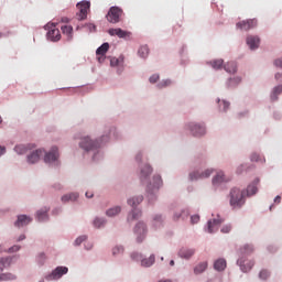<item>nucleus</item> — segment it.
Masks as SVG:
<instances>
[{
    "label": "nucleus",
    "mask_w": 282,
    "mask_h": 282,
    "mask_svg": "<svg viewBox=\"0 0 282 282\" xmlns=\"http://www.w3.org/2000/svg\"><path fill=\"white\" fill-rule=\"evenodd\" d=\"M105 142H109V137L104 135L100 138V141H91L89 137H84L79 143L80 149L84 151H95L105 144Z\"/></svg>",
    "instance_id": "1"
},
{
    "label": "nucleus",
    "mask_w": 282,
    "mask_h": 282,
    "mask_svg": "<svg viewBox=\"0 0 282 282\" xmlns=\"http://www.w3.org/2000/svg\"><path fill=\"white\" fill-rule=\"evenodd\" d=\"M230 206L231 208H241L243 204H246V199L243 198V192L239 188H232L230 192Z\"/></svg>",
    "instance_id": "2"
},
{
    "label": "nucleus",
    "mask_w": 282,
    "mask_h": 282,
    "mask_svg": "<svg viewBox=\"0 0 282 282\" xmlns=\"http://www.w3.org/2000/svg\"><path fill=\"white\" fill-rule=\"evenodd\" d=\"M122 14L124 12L119 7H111L106 15L107 21L109 23H120V19H122Z\"/></svg>",
    "instance_id": "3"
},
{
    "label": "nucleus",
    "mask_w": 282,
    "mask_h": 282,
    "mask_svg": "<svg viewBox=\"0 0 282 282\" xmlns=\"http://www.w3.org/2000/svg\"><path fill=\"white\" fill-rule=\"evenodd\" d=\"M89 8H91V3L89 1H82L77 3V9L79 10L77 17L79 21H85V19H87V12H89Z\"/></svg>",
    "instance_id": "4"
},
{
    "label": "nucleus",
    "mask_w": 282,
    "mask_h": 282,
    "mask_svg": "<svg viewBox=\"0 0 282 282\" xmlns=\"http://www.w3.org/2000/svg\"><path fill=\"white\" fill-rule=\"evenodd\" d=\"M134 235H137L138 243H142L147 237V225L144 223H138L134 227Z\"/></svg>",
    "instance_id": "5"
},
{
    "label": "nucleus",
    "mask_w": 282,
    "mask_h": 282,
    "mask_svg": "<svg viewBox=\"0 0 282 282\" xmlns=\"http://www.w3.org/2000/svg\"><path fill=\"white\" fill-rule=\"evenodd\" d=\"M69 272V269L66 267H57L51 274L46 275V281H54L56 279H61L63 274H67Z\"/></svg>",
    "instance_id": "6"
},
{
    "label": "nucleus",
    "mask_w": 282,
    "mask_h": 282,
    "mask_svg": "<svg viewBox=\"0 0 282 282\" xmlns=\"http://www.w3.org/2000/svg\"><path fill=\"white\" fill-rule=\"evenodd\" d=\"M238 30H243L245 32H248V30H252V28H257V19L251 20H243L236 24Z\"/></svg>",
    "instance_id": "7"
},
{
    "label": "nucleus",
    "mask_w": 282,
    "mask_h": 282,
    "mask_svg": "<svg viewBox=\"0 0 282 282\" xmlns=\"http://www.w3.org/2000/svg\"><path fill=\"white\" fill-rule=\"evenodd\" d=\"M107 52H109V43H104L96 51L98 63H105V58H107Z\"/></svg>",
    "instance_id": "8"
},
{
    "label": "nucleus",
    "mask_w": 282,
    "mask_h": 282,
    "mask_svg": "<svg viewBox=\"0 0 282 282\" xmlns=\"http://www.w3.org/2000/svg\"><path fill=\"white\" fill-rule=\"evenodd\" d=\"M213 174V170H205L204 172L195 171L189 174V180H206V177H210Z\"/></svg>",
    "instance_id": "9"
},
{
    "label": "nucleus",
    "mask_w": 282,
    "mask_h": 282,
    "mask_svg": "<svg viewBox=\"0 0 282 282\" xmlns=\"http://www.w3.org/2000/svg\"><path fill=\"white\" fill-rule=\"evenodd\" d=\"M238 265L240 267V270L242 272H250L252 268L254 267V261L252 260H243V258H240L237 261Z\"/></svg>",
    "instance_id": "10"
},
{
    "label": "nucleus",
    "mask_w": 282,
    "mask_h": 282,
    "mask_svg": "<svg viewBox=\"0 0 282 282\" xmlns=\"http://www.w3.org/2000/svg\"><path fill=\"white\" fill-rule=\"evenodd\" d=\"M58 160V148L53 147L48 153L44 156V162L51 164V162H56Z\"/></svg>",
    "instance_id": "11"
},
{
    "label": "nucleus",
    "mask_w": 282,
    "mask_h": 282,
    "mask_svg": "<svg viewBox=\"0 0 282 282\" xmlns=\"http://www.w3.org/2000/svg\"><path fill=\"white\" fill-rule=\"evenodd\" d=\"M108 34H110V36H118V39H127L128 36H131V32L122 29H109Z\"/></svg>",
    "instance_id": "12"
},
{
    "label": "nucleus",
    "mask_w": 282,
    "mask_h": 282,
    "mask_svg": "<svg viewBox=\"0 0 282 282\" xmlns=\"http://www.w3.org/2000/svg\"><path fill=\"white\" fill-rule=\"evenodd\" d=\"M45 153V150L40 149L34 151L28 156L29 164H36L41 160V156Z\"/></svg>",
    "instance_id": "13"
},
{
    "label": "nucleus",
    "mask_w": 282,
    "mask_h": 282,
    "mask_svg": "<svg viewBox=\"0 0 282 282\" xmlns=\"http://www.w3.org/2000/svg\"><path fill=\"white\" fill-rule=\"evenodd\" d=\"M32 223V219L28 215L18 216L17 221L14 223L15 228H23Z\"/></svg>",
    "instance_id": "14"
},
{
    "label": "nucleus",
    "mask_w": 282,
    "mask_h": 282,
    "mask_svg": "<svg viewBox=\"0 0 282 282\" xmlns=\"http://www.w3.org/2000/svg\"><path fill=\"white\" fill-rule=\"evenodd\" d=\"M189 129L193 135H196V137L204 135V133H206V128L202 124L191 123Z\"/></svg>",
    "instance_id": "15"
},
{
    "label": "nucleus",
    "mask_w": 282,
    "mask_h": 282,
    "mask_svg": "<svg viewBox=\"0 0 282 282\" xmlns=\"http://www.w3.org/2000/svg\"><path fill=\"white\" fill-rule=\"evenodd\" d=\"M47 39L53 42L61 41V31L56 26L51 28L47 32Z\"/></svg>",
    "instance_id": "16"
},
{
    "label": "nucleus",
    "mask_w": 282,
    "mask_h": 282,
    "mask_svg": "<svg viewBox=\"0 0 282 282\" xmlns=\"http://www.w3.org/2000/svg\"><path fill=\"white\" fill-rule=\"evenodd\" d=\"M259 43H261L259 36L249 35L247 37V45H249L250 50H257L259 47Z\"/></svg>",
    "instance_id": "17"
},
{
    "label": "nucleus",
    "mask_w": 282,
    "mask_h": 282,
    "mask_svg": "<svg viewBox=\"0 0 282 282\" xmlns=\"http://www.w3.org/2000/svg\"><path fill=\"white\" fill-rule=\"evenodd\" d=\"M221 225V219H214V220H209L207 223L208 226V232L213 234V232H217V230H219V226Z\"/></svg>",
    "instance_id": "18"
},
{
    "label": "nucleus",
    "mask_w": 282,
    "mask_h": 282,
    "mask_svg": "<svg viewBox=\"0 0 282 282\" xmlns=\"http://www.w3.org/2000/svg\"><path fill=\"white\" fill-rule=\"evenodd\" d=\"M61 30L67 37V41H72V39H74V28L72 25H62Z\"/></svg>",
    "instance_id": "19"
},
{
    "label": "nucleus",
    "mask_w": 282,
    "mask_h": 282,
    "mask_svg": "<svg viewBox=\"0 0 282 282\" xmlns=\"http://www.w3.org/2000/svg\"><path fill=\"white\" fill-rule=\"evenodd\" d=\"M226 259L224 258H220L214 262V269L218 272H224V270H226Z\"/></svg>",
    "instance_id": "20"
},
{
    "label": "nucleus",
    "mask_w": 282,
    "mask_h": 282,
    "mask_svg": "<svg viewBox=\"0 0 282 282\" xmlns=\"http://www.w3.org/2000/svg\"><path fill=\"white\" fill-rule=\"evenodd\" d=\"M261 181L259 178H256L250 185H248L247 187V195H257V185L260 183Z\"/></svg>",
    "instance_id": "21"
},
{
    "label": "nucleus",
    "mask_w": 282,
    "mask_h": 282,
    "mask_svg": "<svg viewBox=\"0 0 282 282\" xmlns=\"http://www.w3.org/2000/svg\"><path fill=\"white\" fill-rule=\"evenodd\" d=\"M180 219H188V210L183 209V210H181V212H176V213L173 215V220H174V221H180Z\"/></svg>",
    "instance_id": "22"
},
{
    "label": "nucleus",
    "mask_w": 282,
    "mask_h": 282,
    "mask_svg": "<svg viewBox=\"0 0 282 282\" xmlns=\"http://www.w3.org/2000/svg\"><path fill=\"white\" fill-rule=\"evenodd\" d=\"M78 199V193H70L62 196L63 204H67V202H76Z\"/></svg>",
    "instance_id": "23"
},
{
    "label": "nucleus",
    "mask_w": 282,
    "mask_h": 282,
    "mask_svg": "<svg viewBox=\"0 0 282 282\" xmlns=\"http://www.w3.org/2000/svg\"><path fill=\"white\" fill-rule=\"evenodd\" d=\"M180 257H182V259H191V257H193V254H195V250L193 249H181L178 252Z\"/></svg>",
    "instance_id": "24"
},
{
    "label": "nucleus",
    "mask_w": 282,
    "mask_h": 282,
    "mask_svg": "<svg viewBox=\"0 0 282 282\" xmlns=\"http://www.w3.org/2000/svg\"><path fill=\"white\" fill-rule=\"evenodd\" d=\"M142 217V212L140 209H133L129 215H128V221H133L135 219H140Z\"/></svg>",
    "instance_id": "25"
},
{
    "label": "nucleus",
    "mask_w": 282,
    "mask_h": 282,
    "mask_svg": "<svg viewBox=\"0 0 282 282\" xmlns=\"http://www.w3.org/2000/svg\"><path fill=\"white\" fill-rule=\"evenodd\" d=\"M207 268H208V262H200L194 268V273L202 274V272H206Z\"/></svg>",
    "instance_id": "26"
},
{
    "label": "nucleus",
    "mask_w": 282,
    "mask_h": 282,
    "mask_svg": "<svg viewBox=\"0 0 282 282\" xmlns=\"http://www.w3.org/2000/svg\"><path fill=\"white\" fill-rule=\"evenodd\" d=\"M143 199H144V197L137 196V197H133V198H129L128 204H129V206H132V208H135V206L142 204Z\"/></svg>",
    "instance_id": "27"
},
{
    "label": "nucleus",
    "mask_w": 282,
    "mask_h": 282,
    "mask_svg": "<svg viewBox=\"0 0 282 282\" xmlns=\"http://www.w3.org/2000/svg\"><path fill=\"white\" fill-rule=\"evenodd\" d=\"M153 170L151 169V165H144L143 169H141V181L144 182L145 177H149Z\"/></svg>",
    "instance_id": "28"
},
{
    "label": "nucleus",
    "mask_w": 282,
    "mask_h": 282,
    "mask_svg": "<svg viewBox=\"0 0 282 282\" xmlns=\"http://www.w3.org/2000/svg\"><path fill=\"white\" fill-rule=\"evenodd\" d=\"M224 69L228 72V74H235L237 72V64L235 62H228L225 64Z\"/></svg>",
    "instance_id": "29"
},
{
    "label": "nucleus",
    "mask_w": 282,
    "mask_h": 282,
    "mask_svg": "<svg viewBox=\"0 0 282 282\" xmlns=\"http://www.w3.org/2000/svg\"><path fill=\"white\" fill-rule=\"evenodd\" d=\"M122 208L120 206L112 207L106 212L108 217H116V215H120Z\"/></svg>",
    "instance_id": "30"
},
{
    "label": "nucleus",
    "mask_w": 282,
    "mask_h": 282,
    "mask_svg": "<svg viewBox=\"0 0 282 282\" xmlns=\"http://www.w3.org/2000/svg\"><path fill=\"white\" fill-rule=\"evenodd\" d=\"M50 209L44 208L42 210L37 212V221H47L48 217H47V212Z\"/></svg>",
    "instance_id": "31"
},
{
    "label": "nucleus",
    "mask_w": 282,
    "mask_h": 282,
    "mask_svg": "<svg viewBox=\"0 0 282 282\" xmlns=\"http://www.w3.org/2000/svg\"><path fill=\"white\" fill-rule=\"evenodd\" d=\"M221 182H226V176L224 175V172H218L217 175L213 178V184H221Z\"/></svg>",
    "instance_id": "32"
},
{
    "label": "nucleus",
    "mask_w": 282,
    "mask_h": 282,
    "mask_svg": "<svg viewBox=\"0 0 282 282\" xmlns=\"http://www.w3.org/2000/svg\"><path fill=\"white\" fill-rule=\"evenodd\" d=\"M153 263H155V256H150L149 259H143L141 261V265H143V268H151Z\"/></svg>",
    "instance_id": "33"
},
{
    "label": "nucleus",
    "mask_w": 282,
    "mask_h": 282,
    "mask_svg": "<svg viewBox=\"0 0 282 282\" xmlns=\"http://www.w3.org/2000/svg\"><path fill=\"white\" fill-rule=\"evenodd\" d=\"M282 93V85L276 86L275 88H273V91L271 94V100H279V95H281Z\"/></svg>",
    "instance_id": "34"
},
{
    "label": "nucleus",
    "mask_w": 282,
    "mask_h": 282,
    "mask_svg": "<svg viewBox=\"0 0 282 282\" xmlns=\"http://www.w3.org/2000/svg\"><path fill=\"white\" fill-rule=\"evenodd\" d=\"M209 65H212L213 69H221L224 67V59L212 61Z\"/></svg>",
    "instance_id": "35"
},
{
    "label": "nucleus",
    "mask_w": 282,
    "mask_h": 282,
    "mask_svg": "<svg viewBox=\"0 0 282 282\" xmlns=\"http://www.w3.org/2000/svg\"><path fill=\"white\" fill-rule=\"evenodd\" d=\"M162 186V176L160 175H154L153 176V185L152 188H160Z\"/></svg>",
    "instance_id": "36"
},
{
    "label": "nucleus",
    "mask_w": 282,
    "mask_h": 282,
    "mask_svg": "<svg viewBox=\"0 0 282 282\" xmlns=\"http://www.w3.org/2000/svg\"><path fill=\"white\" fill-rule=\"evenodd\" d=\"M17 279V275L12 273H2L0 274V281H14Z\"/></svg>",
    "instance_id": "37"
},
{
    "label": "nucleus",
    "mask_w": 282,
    "mask_h": 282,
    "mask_svg": "<svg viewBox=\"0 0 282 282\" xmlns=\"http://www.w3.org/2000/svg\"><path fill=\"white\" fill-rule=\"evenodd\" d=\"M139 56L141 58H147V56H149V46L143 45L139 48Z\"/></svg>",
    "instance_id": "38"
},
{
    "label": "nucleus",
    "mask_w": 282,
    "mask_h": 282,
    "mask_svg": "<svg viewBox=\"0 0 282 282\" xmlns=\"http://www.w3.org/2000/svg\"><path fill=\"white\" fill-rule=\"evenodd\" d=\"M14 151H15V153L18 155H23V154L28 153V147H25V145H17L14 148Z\"/></svg>",
    "instance_id": "39"
},
{
    "label": "nucleus",
    "mask_w": 282,
    "mask_h": 282,
    "mask_svg": "<svg viewBox=\"0 0 282 282\" xmlns=\"http://www.w3.org/2000/svg\"><path fill=\"white\" fill-rule=\"evenodd\" d=\"M123 61H124L123 58L112 57L110 59V65L111 67H118Z\"/></svg>",
    "instance_id": "40"
},
{
    "label": "nucleus",
    "mask_w": 282,
    "mask_h": 282,
    "mask_svg": "<svg viewBox=\"0 0 282 282\" xmlns=\"http://www.w3.org/2000/svg\"><path fill=\"white\" fill-rule=\"evenodd\" d=\"M254 250V248L251 245H246L242 249H241V253L242 254H250V252H252Z\"/></svg>",
    "instance_id": "41"
},
{
    "label": "nucleus",
    "mask_w": 282,
    "mask_h": 282,
    "mask_svg": "<svg viewBox=\"0 0 282 282\" xmlns=\"http://www.w3.org/2000/svg\"><path fill=\"white\" fill-rule=\"evenodd\" d=\"M105 224V219H102V218H96L95 220H94V226H95V228H101V226Z\"/></svg>",
    "instance_id": "42"
},
{
    "label": "nucleus",
    "mask_w": 282,
    "mask_h": 282,
    "mask_svg": "<svg viewBox=\"0 0 282 282\" xmlns=\"http://www.w3.org/2000/svg\"><path fill=\"white\" fill-rule=\"evenodd\" d=\"M171 85V79H165L158 84L159 89H163V87H169Z\"/></svg>",
    "instance_id": "43"
},
{
    "label": "nucleus",
    "mask_w": 282,
    "mask_h": 282,
    "mask_svg": "<svg viewBox=\"0 0 282 282\" xmlns=\"http://www.w3.org/2000/svg\"><path fill=\"white\" fill-rule=\"evenodd\" d=\"M122 252H124V248L122 247H115L112 249V254L116 256V254H122Z\"/></svg>",
    "instance_id": "44"
},
{
    "label": "nucleus",
    "mask_w": 282,
    "mask_h": 282,
    "mask_svg": "<svg viewBox=\"0 0 282 282\" xmlns=\"http://www.w3.org/2000/svg\"><path fill=\"white\" fill-rule=\"evenodd\" d=\"M268 276H270V272H268V270H262L260 271L259 278L262 279L263 281H265V279H268Z\"/></svg>",
    "instance_id": "45"
},
{
    "label": "nucleus",
    "mask_w": 282,
    "mask_h": 282,
    "mask_svg": "<svg viewBox=\"0 0 282 282\" xmlns=\"http://www.w3.org/2000/svg\"><path fill=\"white\" fill-rule=\"evenodd\" d=\"M83 241H87V236H80L75 240V246H80Z\"/></svg>",
    "instance_id": "46"
},
{
    "label": "nucleus",
    "mask_w": 282,
    "mask_h": 282,
    "mask_svg": "<svg viewBox=\"0 0 282 282\" xmlns=\"http://www.w3.org/2000/svg\"><path fill=\"white\" fill-rule=\"evenodd\" d=\"M251 162H261V155H259L258 153H252Z\"/></svg>",
    "instance_id": "47"
},
{
    "label": "nucleus",
    "mask_w": 282,
    "mask_h": 282,
    "mask_svg": "<svg viewBox=\"0 0 282 282\" xmlns=\"http://www.w3.org/2000/svg\"><path fill=\"white\" fill-rule=\"evenodd\" d=\"M158 80H160V75L154 74L150 77L149 82L153 84H155Z\"/></svg>",
    "instance_id": "48"
},
{
    "label": "nucleus",
    "mask_w": 282,
    "mask_h": 282,
    "mask_svg": "<svg viewBox=\"0 0 282 282\" xmlns=\"http://www.w3.org/2000/svg\"><path fill=\"white\" fill-rule=\"evenodd\" d=\"M223 106V111H228V108L230 107V102L223 100L220 104V107Z\"/></svg>",
    "instance_id": "49"
},
{
    "label": "nucleus",
    "mask_w": 282,
    "mask_h": 282,
    "mask_svg": "<svg viewBox=\"0 0 282 282\" xmlns=\"http://www.w3.org/2000/svg\"><path fill=\"white\" fill-rule=\"evenodd\" d=\"M230 230H232V227L230 225H226L221 228V232H224L225 235L230 232Z\"/></svg>",
    "instance_id": "50"
},
{
    "label": "nucleus",
    "mask_w": 282,
    "mask_h": 282,
    "mask_svg": "<svg viewBox=\"0 0 282 282\" xmlns=\"http://www.w3.org/2000/svg\"><path fill=\"white\" fill-rule=\"evenodd\" d=\"M192 224H198L199 223V215H194L191 217Z\"/></svg>",
    "instance_id": "51"
},
{
    "label": "nucleus",
    "mask_w": 282,
    "mask_h": 282,
    "mask_svg": "<svg viewBox=\"0 0 282 282\" xmlns=\"http://www.w3.org/2000/svg\"><path fill=\"white\" fill-rule=\"evenodd\" d=\"M20 250H21V247L14 245L13 247H11V248L9 249V252H19Z\"/></svg>",
    "instance_id": "52"
},
{
    "label": "nucleus",
    "mask_w": 282,
    "mask_h": 282,
    "mask_svg": "<svg viewBox=\"0 0 282 282\" xmlns=\"http://www.w3.org/2000/svg\"><path fill=\"white\" fill-rule=\"evenodd\" d=\"M1 263L4 265V268H6V263H10L11 261H12V259H10V258H2L1 260Z\"/></svg>",
    "instance_id": "53"
},
{
    "label": "nucleus",
    "mask_w": 282,
    "mask_h": 282,
    "mask_svg": "<svg viewBox=\"0 0 282 282\" xmlns=\"http://www.w3.org/2000/svg\"><path fill=\"white\" fill-rule=\"evenodd\" d=\"M229 83H230V85H232V84L237 85V84L241 83V78L237 77L235 79H230Z\"/></svg>",
    "instance_id": "54"
},
{
    "label": "nucleus",
    "mask_w": 282,
    "mask_h": 282,
    "mask_svg": "<svg viewBox=\"0 0 282 282\" xmlns=\"http://www.w3.org/2000/svg\"><path fill=\"white\" fill-rule=\"evenodd\" d=\"M274 65L275 67H282V58L275 59Z\"/></svg>",
    "instance_id": "55"
},
{
    "label": "nucleus",
    "mask_w": 282,
    "mask_h": 282,
    "mask_svg": "<svg viewBox=\"0 0 282 282\" xmlns=\"http://www.w3.org/2000/svg\"><path fill=\"white\" fill-rule=\"evenodd\" d=\"M86 197H87L88 199H91V197H94V193H91V192H86Z\"/></svg>",
    "instance_id": "56"
},
{
    "label": "nucleus",
    "mask_w": 282,
    "mask_h": 282,
    "mask_svg": "<svg viewBox=\"0 0 282 282\" xmlns=\"http://www.w3.org/2000/svg\"><path fill=\"white\" fill-rule=\"evenodd\" d=\"M3 153H6V147L0 145V155H3Z\"/></svg>",
    "instance_id": "57"
},
{
    "label": "nucleus",
    "mask_w": 282,
    "mask_h": 282,
    "mask_svg": "<svg viewBox=\"0 0 282 282\" xmlns=\"http://www.w3.org/2000/svg\"><path fill=\"white\" fill-rule=\"evenodd\" d=\"M274 202H275L276 204H281V196H276V197L274 198Z\"/></svg>",
    "instance_id": "58"
},
{
    "label": "nucleus",
    "mask_w": 282,
    "mask_h": 282,
    "mask_svg": "<svg viewBox=\"0 0 282 282\" xmlns=\"http://www.w3.org/2000/svg\"><path fill=\"white\" fill-rule=\"evenodd\" d=\"M25 239V235H20L18 241H23Z\"/></svg>",
    "instance_id": "59"
},
{
    "label": "nucleus",
    "mask_w": 282,
    "mask_h": 282,
    "mask_svg": "<svg viewBox=\"0 0 282 282\" xmlns=\"http://www.w3.org/2000/svg\"><path fill=\"white\" fill-rule=\"evenodd\" d=\"M62 23H69V18H62Z\"/></svg>",
    "instance_id": "60"
},
{
    "label": "nucleus",
    "mask_w": 282,
    "mask_h": 282,
    "mask_svg": "<svg viewBox=\"0 0 282 282\" xmlns=\"http://www.w3.org/2000/svg\"><path fill=\"white\" fill-rule=\"evenodd\" d=\"M154 221H162V216H155Z\"/></svg>",
    "instance_id": "61"
},
{
    "label": "nucleus",
    "mask_w": 282,
    "mask_h": 282,
    "mask_svg": "<svg viewBox=\"0 0 282 282\" xmlns=\"http://www.w3.org/2000/svg\"><path fill=\"white\" fill-rule=\"evenodd\" d=\"M275 78H276V80H279V78H281V74H280V73H276V74H275Z\"/></svg>",
    "instance_id": "62"
},
{
    "label": "nucleus",
    "mask_w": 282,
    "mask_h": 282,
    "mask_svg": "<svg viewBox=\"0 0 282 282\" xmlns=\"http://www.w3.org/2000/svg\"><path fill=\"white\" fill-rule=\"evenodd\" d=\"M170 265H175V261H174V260H171V261H170Z\"/></svg>",
    "instance_id": "63"
},
{
    "label": "nucleus",
    "mask_w": 282,
    "mask_h": 282,
    "mask_svg": "<svg viewBox=\"0 0 282 282\" xmlns=\"http://www.w3.org/2000/svg\"><path fill=\"white\" fill-rule=\"evenodd\" d=\"M159 282H171V280H163V281H159Z\"/></svg>",
    "instance_id": "64"
}]
</instances>
